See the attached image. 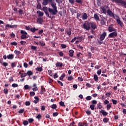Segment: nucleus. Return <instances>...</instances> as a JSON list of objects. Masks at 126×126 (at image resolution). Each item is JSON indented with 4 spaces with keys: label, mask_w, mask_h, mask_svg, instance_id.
I'll return each mask as SVG.
<instances>
[{
    "label": "nucleus",
    "mask_w": 126,
    "mask_h": 126,
    "mask_svg": "<svg viewBox=\"0 0 126 126\" xmlns=\"http://www.w3.org/2000/svg\"><path fill=\"white\" fill-rule=\"evenodd\" d=\"M82 28H83V29H85L87 31H89L91 28L93 30H95V29H97V25L94 23L90 22L87 21L83 24Z\"/></svg>",
    "instance_id": "obj_1"
},
{
    "label": "nucleus",
    "mask_w": 126,
    "mask_h": 126,
    "mask_svg": "<svg viewBox=\"0 0 126 126\" xmlns=\"http://www.w3.org/2000/svg\"><path fill=\"white\" fill-rule=\"evenodd\" d=\"M21 34H22L21 36L22 40H24V39H27V38H28V33L25 31L21 30Z\"/></svg>",
    "instance_id": "obj_2"
},
{
    "label": "nucleus",
    "mask_w": 126,
    "mask_h": 126,
    "mask_svg": "<svg viewBox=\"0 0 126 126\" xmlns=\"http://www.w3.org/2000/svg\"><path fill=\"white\" fill-rule=\"evenodd\" d=\"M114 19H116L118 24L121 26V27H123V22L121 21V18H120V17H119L118 15H114Z\"/></svg>",
    "instance_id": "obj_3"
},
{
    "label": "nucleus",
    "mask_w": 126,
    "mask_h": 126,
    "mask_svg": "<svg viewBox=\"0 0 126 126\" xmlns=\"http://www.w3.org/2000/svg\"><path fill=\"white\" fill-rule=\"evenodd\" d=\"M42 10L44 11V13H45L46 15L49 17V18H55L54 16H51L49 12H48V7H43L42 8Z\"/></svg>",
    "instance_id": "obj_4"
},
{
    "label": "nucleus",
    "mask_w": 126,
    "mask_h": 126,
    "mask_svg": "<svg viewBox=\"0 0 126 126\" xmlns=\"http://www.w3.org/2000/svg\"><path fill=\"white\" fill-rule=\"evenodd\" d=\"M48 11L50 12V13H51V14H52V15H56V14L58 13L57 9L49 8Z\"/></svg>",
    "instance_id": "obj_5"
},
{
    "label": "nucleus",
    "mask_w": 126,
    "mask_h": 126,
    "mask_svg": "<svg viewBox=\"0 0 126 126\" xmlns=\"http://www.w3.org/2000/svg\"><path fill=\"white\" fill-rule=\"evenodd\" d=\"M101 9L102 11V13H104V14H106L107 13V9H108V6L105 5L103 7H101Z\"/></svg>",
    "instance_id": "obj_6"
},
{
    "label": "nucleus",
    "mask_w": 126,
    "mask_h": 126,
    "mask_svg": "<svg viewBox=\"0 0 126 126\" xmlns=\"http://www.w3.org/2000/svg\"><path fill=\"white\" fill-rule=\"evenodd\" d=\"M113 25H111L109 26V27L108 28V31L109 32H117V30L113 28Z\"/></svg>",
    "instance_id": "obj_7"
},
{
    "label": "nucleus",
    "mask_w": 126,
    "mask_h": 126,
    "mask_svg": "<svg viewBox=\"0 0 126 126\" xmlns=\"http://www.w3.org/2000/svg\"><path fill=\"white\" fill-rule=\"evenodd\" d=\"M106 36H107V32H104L101 34L100 36V41H103V40L105 39Z\"/></svg>",
    "instance_id": "obj_8"
},
{
    "label": "nucleus",
    "mask_w": 126,
    "mask_h": 126,
    "mask_svg": "<svg viewBox=\"0 0 126 126\" xmlns=\"http://www.w3.org/2000/svg\"><path fill=\"white\" fill-rule=\"evenodd\" d=\"M109 36L110 38H114V37H116V36H118V33L115 32L109 34Z\"/></svg>",
    "instance_id": "obj_9"
},
{
    "label": "nucleus",
    "mask_w": 126,
    "mask_h": 126,
    "mask_svg": "<svg viewBox=\"0 0 126 126\" xmlns=\"http://www.w3.org/2000/svg\"><path fill=\"white\" fill-rule=\"evenodd\" d=\"M107 13L109 16H111L112 17H114V18H115V15H114V13H113V12H112L111 10H107Z\"/></svg>",
    "instance_id": "obj_10"
},
{
    "label": "nucleus",
    "mask_w": 126,
    "mask_h": 126,
    "mask_svg": "<svg viewBox=\"0 0 126 126\" xmlns=\"http://www.w3.org/2000/svg\"><path fill=\"white\" fill-rule=\"evenodd\" d=\"M52 0H43L42 2L43 5H47L49 2H52Z\"/></svg>",
    "instance_id": "obj_11"
},
{
    "label": "nucleus",
    "mask_w": 126,
    "mask_h": 126,
    "mask_svg": "<svg viewBox=\"0 0 126 126\" xmlns=\"http://www.w3.org/2000/svg\"><path fill=\"white\" fill-rule=\"evenodd\" d=\"M15 27H16V25H10L9 24H7L5 26V29H8V28H14Z\"/></svg>",
    "instance_id": "obj_12"
},
{
    "label": "nucleus",
    "mask_w": 126,
    "mask_h": 126,
    "mask_svg": "<svg viewBox=\"0 0 126 126\" xmlns=\"http://www.w3.org/2000/svg\"><path fill=\"white\" fill-rule=\"evenodd\" d=\"M106 21H107V19L105 18H103L100 22V24L101 25H105V23H106Z\"/></svg>",
    "instance_id": "obj_13"
},
{
    "label": "nucleus",
    "mask_w": 126,
    "mask_h": 126,
    "mask_svg": "<svg viewBox=\"0 0 126 126\" xmlns=\"http://www.w3.org/2000/svg\"><path fill=\"white\" fill-rule=\"evenodd\" d=\"M8 60H13L14 58V55L13 54H9L7 56Z\"/></svg>",
    "instance_id": "obj_14"
},
{
    "label": "nucleus",
    "mask_w": 126,
    "mask_h": 126,
    "mask_svg": "<svg viewBox=\"0 0 126 126\" xmlns=\"http://www.w3.org/2000/svg\"><path fill=\"white\" fill-rule=\"evenodd\" d=\"M100 113H101V114H102L103 115V116H104V117H106V116H107V115H108V113L106 111H105V110H101L100 111Z\"/></svg>",
    "instance_id": "obj_15"
},
{
    "label": "nucleus",
    "mask_w": 126,
    "mask_h": 126,
    "mask_svg": "<svg viewBox=\"0 0 126 126\" xmlns=\"http://www.w3.org/2000/svg\"><path fill=\"white\" fill-rule=\"evenodd\" d=\"M88 18V16L86 13H84L83 15L82 16V19L83 20H86Z\"/></svg>",
    "instance_id": "obj_16"
},
{
    "label": "nucleus",
    "mask_w": 126,
    "mask_h": 126,
    "mask_svg": "<svg viewBox=\"0 0 126 126\" xmlns=\"http://www.w3.org/2000/svg\"><path fill=\"white\" fill-rule=\"evenodd\" d=\"M94 18L95 19L96 21H100V18H99V16L97 14H94Z\"/></svg>",
    "instance_id": "obj_17"
},
{
    "label": "nucleus",
    "mask_w": 126,
    "mask_h": 126,
    "mask_svg": "<svg viewBox=\"0 0 126 126\" xmlns=\"http://www.w3.org/2000/svg\"><path fill=\"white\" fill-rule=\"evenodd\" d=\"M37 13L38 15V16H40V17H42V16L44 15V13L43 12H41V11H37Z\"/></svg>",
    "instance_id": "obj_18"
},
{
    "label": "nucleus",
    "mask_w": 126,
    "mask_h": 126,
    "mask_svg": "<svg viewBox=\"0 0 126 126\" xmlns=\"http://www.w3.org/2000/svg\"><path fill=\"white\" fill-rule=\"evenodd\" d=\"M34 99L35 100L33 101V103L37 104V103L39 102V97H38V96H34Z\"/></svg>",
    "instance_id": "obj_19"
},
{
    "label": "nucleus",
    "mask_w": 126,
    "mask_h": 126,
    "mask_svg": "<svg viewBox=\"0 0 126 126\" xmlns=\"http://www.w3.org/2000/svg\"><path fill=\"white\" fill-rule=\"evenodd\" d=\"M33 88H32L33 91H38V88L37 87V85L36 84H33Z\"/></svg>",
    "instance_id": "obj_20"
},
{
    "label": "nucleus",
    "mask_w": 126,
    "mask_h": 126,
    "mask_svg": "<svg viewBox=\"0 0 126 126\" xmlns=\"http://www.w3.org/2000/svg\"><path fill=\"white\" fill-rule=\"evenodd\" d=\"M43 20L42 18H39L37 19V22L39 24H42V23H43Z\"/></svg>",
    "instance_id": "obj_21"
},
{
    "label": "nucleus",
    "mask_w": 126,
    "mask_h": 126,
    "mask_svg": "<svg viewBox=\"0 0 126 126\" xmlns=\"http://www.w3.org/2000/svg\"><path fill=\"white\" fill-rule=\"evenodd\" d=\"M51 6H52L53 9H57V6H56V3L53 2V1H52L51 2Z\"/></svg>",
    "instance_id": "obj_22"
},
{
    "label": "nucleus",
    "mask_w": 126,
    "mask_h": 126,
    "mask_svg": "<svg viewBox=\"0 0 126 126\" xmlns=\"http://www.w3.org/2000/svg\"><path fill=\"white\" fill-rule=\"evenodd\" d=\"M120 3H121V4H122V5L126 7V3L125 1L121 0L120 1Z\"/></svg>",
    "instance_id": "obj_23"
},
{
    "label": "nucleus",
    "mask_w": 126,
    "mask_h": 126,
    "mask_svg": "<svg viewBox=\"0 0 126 126\" xmlns=\"http://www.w3.org/2000/svg\"><path fill=\"white\" fill-rule=\"evenodd\" d=\"M69 53L70 57H73V53H74L73 50H69Z\"/></svg>",
    "instance_id": "obj_24"
},
{
    "label": "nucleus",
    "mask_w": 126,
    "mask_h": 126,
    "mask_svg": "<svg viewBox=\"0 0 126 126\" xmlns=\"http://www.w3.org/2000/svg\"><path fill=\"white\" fill-rule=\"evenodd\" d=\"M77 39L79 40L80 42H81V41H83V40H84V38H83V36H78Z\"/></svg>",
    "instance_id": "obj_25"
},
{
    "label": "nucleus",
    "mask_w": 126,
    "mask_h": 126,
    "mask_svg": "<svg viewBox=\"0 0 126 126\" xmlns=\"http://www.w3.org/2000/svg\"><path fill=\"white\" fill-rule=\"evenodd\" d=\"M27 74L29 76H31V75H33V72L31 71H28L27 72Z\"/></svg>",
    "instance_id": "obj_26"
},
{
    "label": "nucleus",
    "mask_w": 126,
    "mask_h": 126,
    "mask_svg": "<svg viewBox=\"0 0 126 126\" xmlns=\"http://www.w3.org/2000/svg\"><path fill=\"white\" fill-rule=\"evenodd\" d=\"M65 77V74L63 73L62 74V75L60 78V80H63V78H64Z\"/></svg>",
    "instance_id": "obj_27"
},
{
    "label": "nucleus",
    "mask_w": 126,
    "mask_h": 126,
    "mask_svg": "<svg viewBox=\"0 0 126 126\" xmlns=\"http://www.w3.org/2000/svg\"><path fill=\"white\" fill-rule=\"evenodd\" d=\"M97 109H103V106L101 105V103L97 104Z\"/></svg>",
    "instance_id": "obj_28"
},
{
    "label": "nucleus",
    "mask_w": 126,
    "mask_h": 126,
    "mask_svg": "<svg viewBox=\"0 0 126 126\" xmlns=\"http://www.w3.org/2000/svg\"><path fill=\"white\" fill-rule=\"evenodd\" d=\"M39 45H40V46H42V47H44L45 44V43H44V42H43V41H39Z\"/></svg>",
    "instance_id": "obj_29"
},
{
    "label": "nucleus",
    "mask_w": 126,
    "mask_h": 126,
    "mask_svg": "<svg viewBox=\"0 0 126 126\" xmlns=\"http://www.w3.org/2000/svg\"><path fill=\"white\" fill-rule=\"evenodd\" d=\"M56 66H60L61 67V66H63V63L59 62L56 63Z\"/></svg>",
    "instance_id": "obj_30"
},
{
    "label": "nucleus",
    "mask_w": 126,
    "mask_h": 126,
    "mask_svg": "<svg viewBox=\"0 0 126 126\" xmlns=\"http://www.w3.org/2000/svg\"><path fill=\"white\" fill-rule=\"evenodd\" d=\"M104 104H105V105H108L110 104V102L109 100L105 99L104 101Z\"/></svg>",
    "instance_id": "obj_31"
},
{
    "label": "nucleus",
    "mask_w": 126,
    "mask_h": 126,
    "mask_svg": "<svg viewBox=\"0 0 126 126\" xmlns=\"http://www.w3.org/2000/svg\"><path fill=\"white\" fill-rule=\"evenodd\" d=\"M94 79L95 81H97L98 80V75L95 74L94 75Z\"/></svg>",
    "instance_id": "obj_32"
},
{
    "label": "nucleus",
    "mask_w": 126,
    "mask_h": 126,
    "mask_svg": "<svg viewBox=\"0 0 126 126\" xmlns=\"http://www.w3.org/2000/svg\"><path fill=\"white\" fill-rule=\"evenodd\" d=\"M30 95L31 97L33 96H35V92H31L30 93Z\"/></svg>",
    "instance_id": "obj_33"
},
{
    "label": "nucleus",
    "mask_w": 126,
    "mask_h": 126,
    "mask_svg": "<svg viewBox=\"0 0 126 126\" xmlns=\"http://www.w3.org/2000/svg\"><path fill=\"white\" fill-rule=\"evenodd\" d=\"M14 53L16 55H20V54H21V52L18 50H15Z\"/></svg>",
    "instance_id": "obj_34"
},
{
    "label": "nucleus",
    "mask_w": 126,
    "mask_h": 126,
    "mask_svg": "<svg viewBox=\"0 0 126 126\" xmlns=\"http://www.w3.org/2000/svg\"><path fill=\"white\" fill-rule=\"evenodd\" d=\"M112 105H111V103L107 104L106 106L107 110H110V108H111Z\"/></svg>",
    "instance_id": "obj_35"
},
{
    "label": "nucleus",
    "mask_w": 126,
    "mask_h": 126,
    "mask_svg": "<svg viewBox=\"0 0 126 126\" xmlns=\"http://www.w3.org/2000/svg\"><path fill=\"white\" fill-rule=\"evenodd\" d=\"M112 102L114 105H117V103H118V101L115 99H112Z\"/></svg>",
    "instance_id": "obj_36"
},
{
    "label": "nucleus",
    "mask_w": 126,
    "mask_h": 126,
    "mask_svg": "<svg viewBox=\"0 0 126 126\" xmlns=\"http://www.w3.org/2000/svg\"><path fill=\"white\" fill-rule=\"evenodd\" d=\"M103 121L104 123H108V122H109V119H108L107 118H103Z\"/></svg>",
    "instance_id": "obj_37"
},
{
    "label": "nucleus",
    "mask_w": 126,
    "mask_h": 126,
    "mask_svg": "<svg viewBox=\"0 0 126 126\" xmlns=\"http://www.w3.org/2000/svg\"><path fill=\"white\" fill-rule=\"evenodd\" d=\"M92 99V97L91 96H88L86 97V100L88 101H90Z\"/></svg>",
    "instance_id": "obj_38"
},
{
    "label": "nucleus",
    "mask_w": 126,
    "mask_h": 126,
    "mask_svg": "<svg viewBox=\"0 0 126 126\" xmlns=\"http://www.w3.org/2000/svg\"><path fill=\"white\" fill-rule=\"evenodd\" d=\"M36 119H38V120H41V119H42V116L40 114H39L36 116Z\"/></svg>",
    "instance_id": "obj_39"
},
{
    "label": "nucleus",
    "mask_w": 126,
    "mask_h": 126,
    "mask_svg": "<svg viewBox=\"0 0 126 126\" xmlns=\"http://www.w3.org/2000/svg\"><path fill=\"white\" fill-rule=\"evenodd\" d=\"M90 108L91 109V110H94L95 109V105L92 104L90 105Z\"/></svg>",
    "instance_id": "obj_40"
},
{
    "label": "nucleus",
    "mask_w": 126,
    "mask_h": 126,
    "mask_svg": "<svg viewBox=\"0 0 126 126\" xmlns=\"http://www.w3.org/2000/svg\"><path fill=\"white\" fill-rule=\"evenodd\" d=\"M2 65H3V66H7V65H8V63L6 62H4L2 63Z\"/></svg>",
    "instance_id": "obj_41"
},
{
    "label": "nucleus",
    "mask_w": 126,
    "mask_h": 126,
    "mask_svg": "<svg viewBox=\"0 0 126 126\" xmlns=\"http://www.w3.org/2000/svg\"><path fill=\"white\" fill-rule=\"evenodd\" d=\"M51 108L53 109H57V104H54L52 105Z\"/></svg>",
    "instance_id": "obj_42"
},
{
    "label": "nucleus",
    "mask_w": 126,
    "mask_h": 126,
    "mask_svg": "<svg viewBox=\"0 0 126 126\" xmlns=\"http://www.w3.org/2000/svg\"><path fill=\"white\" fill-rule=\"evenodd\" d=\"M12 87L15 88V87H18V84L14 83L12 85Z\"/></svg>",
    "instance_id": "obj_43"
},
{
    "label": "nucleus",
    "mask_w": 126,
    "mask_h": 126,
    "mask_svg": "<svg viewBox=\"0 0 126 126\" xmlns=\"http://www.w3.org/2000/svg\"><path fill=\"white\" fill-rule=\"evenodd\" d=\"M3 92L4 94H7L8 93V90L4 89L3 90Z\"/></svg>",
    "instance_id": "obj_44"
},
{
    "label": "nucleus",
    "mask_w": 126,
    "mask_h": 126,
    "mask_svg": "<svg viewBox=\"0 0 126 126\" xmlns=\"http://www.w3.org/2000/svg\"><path fill=\"white\" fill-rule=\"evenodd\" d=\"M101 73H102V70L99 69L97 72V74H98V75H100Z\"/></svg>",
    "instance_id": "obj_45"
},
{
    "label": "nucleus",
    "mask_w": 126,
    "mask_h": 126,
    "mask_svg": "<svg viewBox=\"0 0 126 126\" xmlns=\"http://www.w3.org/2000/svg\"><path fill=\"white\" fill-rule=\"evenodd\" d=\"M60 105L62 106V107H63L64 106V102H63L62 101H61L60 102Z\"/></svg>",
    "instance_id": "obj_46"
},
{
    "label": "nucleus",
    "mask_w": 126,
    "mask_h": 126,
    "mask_svg": "<svg viewBox=\"0 0 126 126\" xmlns=\"http://www.w3.org/2000/svg\"><path fill=\"white\" fill-rule=\"evenodd\" d=\"M24 67H25V68H27V67H28V64L26 63H24Z\"/></svg>",
    "instance_id": "obj_47"
},
{
    "label": "nucleus",
    "mask_w": 126,
    "mask_h": 126,
    "mask_svg": "<svg viewBox=\"0 0 126 126\" xmlns=\"http://www.w3.org/2000/svg\"><path fill=\"white\" fill-rule=\"evenodd\" d=\"M36 70H38V71H42V70H43V68H42V67H37L36 68Z\"/></svg>",
    "instance_id": "obj_48"
},
{
    "label": "nucleus",
    "mask_w": 126,
    "mask_h": 126,
    "mask_svg": "<svg viewBox=\"0 0 126 126\" xmlns=\"http://www.w3.org/2000/svg\"><path fill=\"white\" fill-rule=\"evenodd\" d=\"M77 39V37H75L74 38L72 39L71 43H74V42H75Z\"/></svg>",
    "instance_id": "obj_49"
},
{
    "label": "nucleus",
    "mask_w": 126,
    "mask_h": 126,
    "mask_svg": "<svg viewBox=\"0 0 126 126\" xmlns=\"http://www.w3.org/2000/svg\"><path fill=\"white\" fill-rule=\"evenodd\" d=\"M76 2H77L78 3H82V0H75Z\"/></svg>",
    "instance_id": "obj_50"
},
{
    "label": "nucleus",
    "mask_w": 126,
    "mask_h": 126,
    "mask_svg": "<svg viewBox=\"0 0 126 126\" xmlns=\"http://www.w3.org/2000/svg\"><path fill=\"white\" fill-rule=\"evenodd\" d=\"M93 105H96L97 104V100H94L92 101Z\"/></svg>",
    "instance_id": "obj_51"
},
{
    "label": "nucleus",
    "mask_w": 126,
    "mask_h": 126,
    "mask_svg": "<svg viewBox=\"0 0 126 126\" xmlns=\"http://www.w3.org/2000/svg\"><path fill=\"white\" fill-rule=\"evenodd\" d=\"M11 45H13V46H16L17 45V43L15 41L11 42Z\"/></svg>",
    "instance_id": "obj_52"
},
{
    "label": "nucleus",
    "mask_w": 126,
    "mask_h": 126,
    "mask_svg": "<svg viewBox=\"0 0 126 126\" xmlns=\"http://www.w3.org/2000/svg\"><path fill=\"white\" fill-rule=\"evenodd\" d=\"M30 30L32 32H35V31H36V29L35 28H31Z\"/></svg>",
    "instance_id": "obj_53"
},
{
    "label": "nucleus",
    "mask_w": 126,
    "mask_h": 126,
    "mask_svg": "<svg viewBox=\"0 0 126 126\" xmlns=\"http://www.w3.org/2000/svg\"><path fill=\"white\" fill-rule=\"evenodd\" d=\"M31 49H32V50H37V47L36 46H32Z\"/></svg>",
    "instance_id": "obj_54"
},
{
    "label": "nucleus",
    "mask_w": 126,
    "mask_h": 126,
    "mask_svg": "<svg viewBox=\"0 0 126 126\" xmlns=\"http://www.w3.org/2000/svg\"><path fill=\"white\" fill-rule=\"evenodd\" d=\"M121 0H114L113 1L115 2H116V3H121Z\"/></svg>",
    "instance_id": "obj_55"
},
{
    "label": "nucleus",
    "mask_w": 126,
    "mask_h": 126,
    "mask_svg": "<svg viewBox=\"0 0 126 126\" xmlns=\"http://www.w3.org/2000/svg\"><path fill=\"white\" fill-rule=\"evenodd\" d=\"M73 79V77L71 76L68 77V80L70 81Z\"/></svg>",
    "instance_id": "obj_56"
},
{
    "label": "nucleus",
    "mask_w": 126,
    "mask_h": 126,
    "mask_svg": "<svg viewBox=\"0 0 126 126\" xmlns=\"http://www.w3.org/2000/svg\"><path fill=\"white\" fill-rule=\"evenodd\" d=\"M46 110V106H41V111H45Z\"/></svg>",
    "instance_id": "obj_57"
},
{
    "label": "nucleus",
    "mask_w": 126,
    "mask_h": 126,
    "mask_svg": "<svg viewBox=\"0 0 126 126\" xmlns=\"http://www.w3.org/2000/svg\"><path fill=\"white\" fill-rule=\"evenodd\" d=\"M24 88H25V89H26V90H27V89H29V85H26L24 86Z\"/></svg>",
    "instance_id": "obj_58"
},
{
    "label": "nucleus",
    "mask_w": 126,
    "mask_h": 126,
    "mask_svg": "<svg viewBox=\"0 0 126 126\" xmlns=\"http://www.w3.org/2000/svg\"><path fill=\"white\" fill-rule=\"evenodd\" d=\"M20 43L21 44V45H25L26 44V41H21Z\"/></svg>",
    "instance_id": "obj_59"
},
{
    "label": "nucleus",
    "mask_w": 126,
    "mask_h": 126,
    "mask_svg": "<svg viewBox=\"0 0 126 126\" xmlns=\"http://www.w3.org/2000/svg\"><path fill=\"white\" fill-rule=\"evenodd\" d=\"M69 2H70V3H71V4H74V0H69Z\"/></svg>",
    "instance_id": "obj_60"
},
{
    "label": "nucleus",
    "mask_w": 126,
    "mask_h": 126,
    "mask_svg": "<svg viewBox=\"0 0 126 126\" xmlns=\"http://www.w3.org/2000/svg\"><path fill=\"white\" fill-rule=\"evenodd\" d=\"M30 101H26V106H30Z\"/></svg>",
    "instance_id": "obj_61"
},
{
    "label": "nucleus",
    "mask_w": 126,
    "mask_h": 126,
    "mask_svg": "<svg viewBox=\"0 0 126 126\" xmlns=\"http://www.w3.org/2000/svg\"><path fill=\"white\" fill-rule=\"evenodd\" d=\"M33 122H34V119H33L32 118L29 119V123H33Z\"/></svg>",
    "instance_id": "obj_62"
},
{
    "label": "nucleus",
    "mask_w": 126,
    "mask_h": 126,
    "mask_svg": "<svg viewBox=\"0 0 126 126\" xmlns=\"http://www.w3.org/2000/svg\"><path fill=\"white\" fill-rule=\"evenodd\" d=\"M28 121H24L23 123L24 126H27V125H28Z\"/></svg>",
    "instance_id": "obj_63"
},
{
    "label": "nucleus",
    "mask_w": 126,
    "mask_h": 126,
    "mask_svg": "<svg viewBox=\"0 0 126 126\" xmlns=\"http://www.w3.org/2000/svg\"><path fill=\"white\" fill-rule=\"evenodd\" d=\"M24 112V109H21L19 111V114H23V112Z\"/></svg>",
    "instance_id": "obj_64"
}]
</instances>
